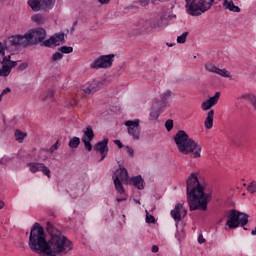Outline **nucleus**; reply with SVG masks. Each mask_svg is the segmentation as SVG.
<instances>
[{
    "instance_id": "obj_61",
    "label": "nucleus",
    "mask_w": 256,
    "mask_h": 256,
    "mask_svg": "<svg viewBox=\"0 0 256 256\" xmlns=\"http://www.w3.org/2000/svg\"><path fill=\"white\" fill-rule=\"evenodd\" d=\"M3 101V95L0 94V102Z\"/></svg>"
},
{
    "instance_id": "obj_46",
    "label": "nucleus",
    "mask_w": 256,
    "mask_h": 256,
    "mask_svg": "<svg viewBox=\"0 0 256 256\" xmlns=\"http://www.w3.org/2000/svg\"><path fill=\"white\" fill-rule=\"evenodd\" d=\"M28 67L29 64L27 62H23L17 67V71H25V69H27Z\"/></svg>"
},
{
    "instance_id": "obj_25",
    "label": "nucleus",
    "mask_w": 256,
    "mask_h": 256,
    "mask_svg": "<svg viewBox=\"0 0 256 256\" xmlns=\"http://www.w3.org/2000/svg\"><path fill=\"white\" fill-rule=\"evenodd\" d=\"M84 135L82 136V139H86L89 141H93L95 139V133L93 132V127L87 126L83 131Z\"/></svg>"
},
{
    "instance_id": "obj_59",
    "label": "nucleus",
    "mask_w": 256,
    "mask_h": 256,
    "mask_svg": "<svg viewBox=\"0 0 256 256\" xmlns=\"http://www.w3.org/2000/svg\"><path fill=\"white\" fill-rule=\"evenodd\" d=\"M175 45V43H167L168 47H173Z\"/></svg>"
},
{
    "instance_id": "obj_37",
    "label": "nucleus",
    "mask_w": 256,
    "mask_h": 256,
    "mask_svg": "<svg viewBox=\"0 0 256 256\" xmlns=\"http://www.w3.org/2000/svg\"><path fill=\"white\" fill-rule=\"evenodd\" d=\"M189 35V32H183L182 35L177 37V43H180L183 45V43H187V36Z\"/></svg>"
},
{
    "instance_id": "obj_54",
    "label": "nucleus",
    "mask_w": 256,
    "mask_h": 256,
    "mask_svg": "<svg viewBox=\"0 0 256 256\" xmlns=\"http://www.w3.org/2000/svg\"><path fill=\"white\" fill-rule=\"evenodd\" d=\"M152 253H159V246L153 245L152 246Z\"/></svg>"
},
{
    "instance_id": "obj_3",
    "label": "nucleus",
    "mask_w": 256,
    "mask_h": 256,
    "mask_svg": "<svg viewBox=\"0 0 256 256\" xmlns=\"http://www.w3.org/2000/svg\"><path fill=\"white\" fill-rule=\"evenodd\" d=\"M174 142L179 153H182V155H191L193 159H199L201 157V145L190 138L185 130H179L175 134Z\"/></svg>"
},
{
    "instance_id": "obj_53",
    "label": "nucleus",
    "mask_w": 256,
    "mask_h": 256,
    "mask_svg": "<svg viewBox=\"0 0 256 256\" xmlns=\"http://www.w3.org/2000/svg\"><path fill=\"white\" fill-rule=\"evenodd\" d=\"M7 93H11V88L7 87L1 92L2 95H7Z\"/></svg>"
},
{
    "instance_id": "obj_60",
    "label": "nucleus",
    "mask_w": 256,
    "mask_h": 256,
    "mask_svg": "<svg viewBox=\"0 0 256 256\" xmlns=\"http://www.w3.org/2000/svg\"><path fill=\"white\" fill-rule=\"evenodd\" d=\"M251 235H256V227L254 230H252Z\"/></svg>"
},
{
    "instance_id": "obj_52",
    "label": "nucleus",
    "mask_w": 256,
    "mask_h": 256,
    "mask_svg": "<svg viewBox=\"0 0 256 256\" xmlns=\"http://www.w3.org/2000/svg\"><path fill=\"white\" fill-rule=\"evenodd\" d=\"M140 5L146 7V5H149V0H140Z\"/></svg>"
},
{
    "instance_id": "obj_33",
    "label": "nucleus",
    "mask_w": 256,
    "mask_h": 256,
    "mask_svg": "<svg viewBox=\"0 0 256 256\" xmlns=\"http://www.w3.org/2000/svg\"><path fill=\"white\" fill-rule=\"evenodd\" d=\"M11 69L10 67L3 66L0 68V77H9L11 75Z\"/></svg>"
},
{
    "instance_id": "obj_16",
    "label": "nucleus",
    "mask_w": 256,
    "mask_h": 256,
    "mask_svg": "<svg viewBox=\"0 0 256 256\" xmlns=\"http://www.w3.org/2000/svg\"><path fill=\"white\" fill-rule=\"evenodd\" d=\"M221 97V92H216L214 96L210 97L201 104L202 111H209L211 107H215L216 103H219V98Z\"/></svg>"
},
{
    "instance_id": "obj_27",
    "label": "nucleus",
    "mask_w": 256,
    "mask_h": 256,
    "mask_svg": "<svg viewBox=\"0 0 256 256\" xmlns=\"http://www.w3.org/2000/svg\"><path fill=\"white\" fill-rule=\"evenodd\" d=\"M113 181L116 191H118L120 195H123V193H125V188L123 187V182L121 181V179H119V177L116 176V178H113Z\"/></svg>"
},
{
    "instance_id": "obj_29",
    "label": "nucleus",
    "mask_w": 256,
    "mask_h": 256,
    "mask_svg": "<svg viewBox=\"0 0 256 256\" xmlns=\"http://www.w3.org/2000/svg\"><path fill=\"white\" fill-rule=\"evenodd\" d=\"M79 145H81V138L74 136L72 138H70V141L68 143V146L70 147V149H77V147H79Z\"/></svg>"
},
{
    "instance_id": "obj_41",
    "label": "nucleus",
    "mask_w": 256,
    "mask_h": 256,
    "mask_svg": "<svg viewBox=\"0 0 256 256\" xmlns=\"http://www.w3.org/2000/svg\"><path fill=\"white\" fill-rule=\"evenodd\" d=\"M247 191H249V193L253 194L256 193V182L252 181L248 187H247Z\"/></svg>"
},
{
    "instance_id": "obj_8",
    "label": "nucleus",
    "mask_w": 256,
    "mask_h": 256,
    "mask_svg": "<svg viewBox=\"0 0 256 256\" xmlns=\"http://www.w3.org/2000/svg\"><path fill=\"white\" fill-rule=\"evenodd\" d=\"M27 40V45H37V43H45L47 31L43 28H35L24 34Z\"/></svg>"
},
{
    "instance_id": "obj_56",
    "label": "nucleus",
    "mask_w": 256,
    "mask_h": 256,
    "mask_svg": "<svg viewBox=\"0 0 256 256\" xmlns=\"http://www.w3.org/2000/svg\"><path fill=\"white\" fill-rule=\"evenodd\" d=\"M116 201L122 203V201H127V198H117Z\"/></svg>"
},
{
    "instance_id": "obj_17",
    "label": "nucleus",
    "mask_w": 256,
    "mask_h": 256,
    "mask_svg": "<svg viewBox=\"0 0 256 256\" xmlns=\"http://www.w3.org/2000/svg\"><path fill=\"white\" fill-rule=\"evenodd\" d=\"M184 211V215H187V210L183 208V204H176L175 208L171 210L170 214L175 221V226L179 227V221H181V212Z\"/></svg>"
},
{
    "instance_id": "obj_34",
    "label": "nucleus",
    "mask_w": 256,
    "mask_h": 256,
    "mask_svg": "<svg viewBox=\"0 0 256 256\" xmlns=\"http://www.w3.org/2000/svg\"><path fill=\"white\" fill-rule=\"evenodd\" d=\"M216 75H220V77H226V78L231 77V74L229 73V71H227V69H220V68H217Z\"/></svg>"
},
{
    "instance_id": "obj_47",
    "label": "nucleus",
    "mask_w": 256,
    "mask_h": 256,
    "mask_svg": "<svg viewBox=\"0 0 256 256\" xmlns=\"http://www.w3.org/2000/svg\"><path fill=\"white\" fill-rule=\"evenodd\" d=\"M57 149H59V140H57L56 143L50 147L49 153H55Z\"/></svg>"
},
{
    "instance_id": "obj_38",
    "label": "nucleus",
    "mask_w": 256,
    "mask_h": 256,
    "mask_svg": "<svg viewBox=\"0 0 256 256\" xmlns=\"http://www.w3.org/2000/svg\"><path fill=\"white\" fill-rule=\"evenodd\" d=\"M93 140H86L85 138H82V143H84V147L86 151H93V145L91 144Z\"/></svg>"
},
{
    "instance_id": "obj_23",
    "label": "nucleus",
    "mask_w": 256,
    "mask_h": 256,
    "mask_svg": "<svg viewBox=\"0 0 256 256\" xmlns=\"http://www.w3.org/2000/svg\"><path fill=\"white\" fill-rule=\"evenodd\" d=\"M215 116V110H210L207 113V117L204 121V126L206 129H213V117Z\"/></svg>"
},
{
    "instance_id": "obj_51",
    "label": "nucleus",
    "mask_w": 256,
    "mask_h": 256,
    "mask_svg": "<svg viewBox=\"0 0 256 256\" xmlns=\"http://www.w3.org/2000/svg\"><path fill=\"white\" fill-rule=\"evenodd\" d=\"M204 242H205V238L203 237V234H200L198 236V243H200V245H203Z\"/></svg>"
},
{
    "instance_id": "obj_20",
    "label": "nucleus",
    "mask_w": 256,
    "mask_h": 256,
    "mask_svg": "<svg viewBox=\"0 0 256 256\" xmlns=\"http://www.w3.org/2000/svg\"><path fill=\"white\" fill-rule=\"evenodd\" d=\"M116 177L121 181H127L129 179V172L123 167V165L119 164V169L113 173L112 179H116Z\"/></svg>"
},
{
    "instance_id": "obj_39",
    "label": "nucleus",
    "mask_w": 256,
    "mask_h": 256,
    "mask_svg": "<svg viewBox=\"0 0 256 256\" xmlns=\"http://www.w3.org/2000/svg\"><path fill=\"white\" fill-rule=\"evenodd\" d=\"M61 59H63V54L61 52H55L51 57L52 63H56V61H61Z\"/></svg>"
},
{
    "instance_id": "obj_57",
    "label": "nucleus",
    "mask_w": 256,
    "mask_h": 256,
    "mask_svg": "<svg viewBox=\"0 0 256 256\" xmlns=\"http://www.w3.org/2000/svg\"><path fill=\"white\" fill-rule=\"evenodd\" d=\"M5 207V202L3 200H0V209H3Z\"/></svg>"
},
{
    "instance_id": "obj_28",
    "label": "nucleus",
    "mask_w": 256,
    "mask_h": 256,
    "mask_svg": "<svg viewBox=\"0 0 256 256\" xmlns=\"http://www.w3.org/2000/svg\"><path fill=\"white\" fill-rule=\"evenodd\" d=\"M163 112L152 106L150 110V121H157Z\"/></svg>"
},
{
    "instance_id": "obj_30",
    "label": "nucleus",
    "mask_w": 256,
    "mask_h": 256,
    "mask_svg": "<svg viewBox=\"0 0 256 256\" xmlns=\"http://www.w3.org/2000/svg\"><path fill=\"white\" fill-rule=\"evenodd\" d=\"M28 5L32 11H41V0H28Z\"/></svg>"
},
{
    "instance_id": "obj_21",
    "label": "nucleus",
    "mask_w": 256,
    "mask_h": 256,
    "mask_svg": "<svg viewBox=\"0 0 256 256\" xmlns=\"http://www.w3.org/2000/svg\"><path fill=\"white\" fill-rule=\"evenodd\" d=\"M223 7L232 13H241V8L235 5L233 0H223Z\"/></svg>"
},
{
    "instance_id": "obj_7",
    "label": "nucleus",
    "mask_w": 256,
    "mask_h": 256,
    "mask_svg": "<svg viewBox=\"0 0 256 256\" xmlns=\"http://www.w3.org/2000/svg\"><path fill=\"white\" fill-rule=\"evenodd\" d=\"M27 36L24 35H12L4 41V47L6 51L10 53H15L19 51L22 47H27Z\"/></svg>"
},
{
    "instance_id": "obj_24",
    "label": "nucleus",
    "mask_w": 256,
    "mask_h": 256,
    "mask_svg": "<svg viewBox=\"0 0 256 256\" xmlns=\"http://www.w3.org/2000/svg\"><path fill=\"white\" fill-rule=\"evenodd\" d=\"M56 0H40L42 11H51L55 7Z\"/></svg>"
},
{
    "instance_id": "obj_48",
    "label": "nucleus",
    "mask_w": 256,
    "mask_h": 256,
    "mask_svg": "<svg viewBox=\"0 0 256 256\" xmlns=\"http://www.w3.org/2000/svg\"><path fill=\"white\" fill-rule=\"evenodd\" d=\"M54 95H55V92L53 90H49L45 98H43V101H45L46 99H53Z\"/></svg>"
},
{
    "instance_id": "obj_36",
    "label": "nucleus",
    "mask_w": 256,
    "mask_h": 256,
    "mask_svg": "<svg viewBox=\"0 0 256 256\" xmlns=\"http://www.w3.org/2000/svg\"><path fill=\"white\" fill-rule=\"evenodd\" d=\"M161 101H164V103H169V99H171V90H167L160 96Z\"/></svg>"
},
{
    "instance_id": "obj_5",
    "label": "nucleus",
    "mask_w": 256,
    "mask_h": 256,
    "mask_svg": "<svg viewBox=\"0 0 256 256\" xmlns=\"http://www.w3.org/2000/svg\"><path fill=\"white\" fill-rule=\"evenodd\" d=\"M215 0H186V11L192 17H199L209 11Z\"/></svg>"
},
{
    "instance_id": "obj_44",
    "label": "nucleus",
    "mask_w": 256,
    "mask_h": 256,
    "mask_svg": "<svg viewBox=\"0 0 256 256\" xmlns=\"http://www.w3.org/2000/svg\"><path fill=\"white\" fill-rule=\"evenodd\" d=\"M165 128L166 130L169 132L173 129V119H168L166 122H165Z\"/></svg>"
},
{
    "instance_id": "obj_26",
    "label": "nucleus",
    "mask_w": 256,
    "mask_h": 256,
    "mask_svg": "<svg viewBox=\"0 0 256 256\" xmlns=\"http://www.w3.org/2000/svg\"><path fill=\"white\" fill-rule=\"evenodd\" d=\"M167 105H169V102H164L163 100L155 99L153 101L152 107H154V109H158L163 113V109H165Z\"/></svg>"
},
{
    "instance_id": "obj_40",
    "label": "nucleus",
    "mask_w": 256,
    "mask_h": 256,
    "mask_svg": "<svg viewBox=\"0 0 256 256\" xmlns=\"http://www.w3.org/2000/svg\"><path fill=\"white\" fill-rule=\"evenodd\" d=\"M205 69L206 71H208L209 73H217V69L218 67L213 65V64H206L205 65Z\"/></svg>"
},
{
    "instance_id": "obj_11",
    "label": "nucleus",
    "mask_w": 256,
    "mask_h": 256,
    "mask_svg": "<svg viewBox=\"0 0 256 256\" xmlns=\"http://www.w3.org/2000/svg\"><path fill=\"white\" fill-rule=\"evenodd\" d=\"M27 167H29L32 173H39L40 171L43 175L48 177V179L51 178V169H49L45 163L29 162L27 163Z\"/></svg>"
},
{
    "instance_id": "obj_42",
    "label": "nucleus",
    "mask_w": 256,
    "mask_h": 256,
    "mask_svg": "<svg viewBox=\"0 0 256 256\" xmlns=\"http://www.w3.org/2000/svg\"><path fill=\"white\" fill-rule=\"evenodd\" d=\"M126 153L129 155V157H131V159H133V157H135V149H133V147L131 146H126Z\"/></svg>"
},
{
    "instance_id": "obj_58",
    "label": "nucleus",
    "mask_w": 256,
    "mask_h": 256,
    "mask_svg": "<svg viewBox=\"0 0 256 256\" xmlns=\"http://www.w3.org/2000/svg\"><path fill=\"white\" fill-rule=\"evenodd\" d=\"M133 201H135L138 205H141V201L140 200H137V199H133Z\"/></svg>"
},
{
    "instance_id": "obj_62",
    "label": "nucleus",
    "mask_w": 256,
    "mask_h": 256,
    "mask_svg": "<svg viewBox=\"0 0 256 256\" xmlns=\"http://www.w3.org/2000/svg\"><path fill=\"white\" fill-rule=\"evenodd\" d=\"M252 78H254L255 81H256V74H253V75H252Z\"/></svg>"
},
{
    "instance_id": "obj_31",
    "label": "nucleus",
    "mask_w": 256,
    "mask_h": 256,
    "mask_svg": "<svg viewBox=\"0 0 256 256\" xmlns=\"http://www.w3.org/2000/svg\"><path fill=\"white\" fill-rule=\"evenodd\" d=\"M31 20L34 23H37V25H43V23H45V18L41 14H35L31 17Z\"/></svg>"
},
{
    "instance_id": "obj_1",
    "label": "nucleus",
    "mask_w": 256,
    "mask_h": 256,
    "mask_svg": "<svg viewBox=\"0 0 256 256\" xmlns=\"http://www.w3.org/2000/svg\"><path fill=\"white\" fill-rule=\"evenodd\" d=\"M186 195L190 211H205L211 199L210 193H205V186L199 182L195 173H191L186 180Z\"/></svg>"
},
{
    "instance_id": "obj_14",
    "label": "nucleus",
    "mask_w": 256,
    "mask_h": 256,
    "mask_svg": "<svg viewBox=\"0 0 256 256\" xmlns=\"http://www.w3.org/2000/svg\"><path fill=\"white\" fill-rule=\"evenodd\" d=\"M61 41H65V33H57L44 41V47H57L61 45Z\"/></svg>"
},
{
    "instance_id": "obj_9",
    "label": "nucleus",
    "mask_w": 256,
    "mask_h": 256,
    "mask_svg": "<svg viewBox=\"0 0 256 256\" xmlns=\"http://www.w3.org/2000/svg\"><path fill=\"white\" fill-rule=\"evenodd\" d=\"M115 54L101 55L90 64L91 69H109L113 66Z\"/></svg>"
},
{
    "instance_id": "obj_10",
    "label": "nucleus",
    "mask_w": 256,
    "mask_h": 256,
    "mask_svg": "<svg viewBox=\"0 0 256 256\" xmlns=\"http://www.w3.org/2000/svg\"><path fill=\"white\" fill-rule=\"evenodd\" d=\"M140 120H127L124 125L127 127L128 135L134 139V141H139L141 139V125Z\"/></svg>"
},
{
    "instance_id": "obj_18",
    "label": "nucleus",
    "mask_w": 256,
    "mask_h": 256,
    "mask_svg": "<svg viewBox=\"0 0 256 256\" xmlns=\"http://www.w3.org/2000/svg\"><path fill=\"white\" fill-rule=\"evenodd\" d=\"M231 145L241 148L245 145V134L233 133L230 137Z\"/></svg>"
},
{
    "instance_id": "obj_32",
    "label": "nucleus",
    "mask_w": 256,
    "mask_h": 256,
    "mask_svg": "<svg viewBox=\"0 0 256 256\" xmlns=\"http://www.w3.org/2000/svg\"><path fill=\"white\" fill-rule=\"evenodd\" d=\"M15 137H16V141H18V143H23V140L25 139V137H27V133H23L21 130H15Z\"/></svg>"
},
{
    "instance_id": "obj_12",
    "label": "nucleus",
    "mask_w": 256,
    "mask_h": 256,
    "mask_svg": "<svg viewBox=\"0 0 256 256\" xmlns=\"http://www.w3.org/2000/svg\"><path fill=\"white\" fill-rule=\"evenodd\" d=\"M106 81L107 80L103 78L95 79L86 88H83L82 91H84L86 95L97 93V91L105 85Z\"/></svg>"
},
{
    "instance_id": "obj_22",
    "label": "nucleus",
    "mask_w": 256,
    "mask_h": 256,
    "mask_svg": "<svg viewBox=\"0 0 256 256\" xmlns=\"http://www.w3.org/2000/svg\"><path fill=\"white\" fill-rule=\"evenodd\" d=\"M4 67H9L10 69H13L17 67V61L11 60V55L3 56L2 61H0Z\"/></svg>"
},
{
    "instance_id": "obj_55",
    "label": "nucleus",
    "mask_w": 256,
    "mask_h": 256,
    "mask_svg": "<svg viewBox=\"0 0 256 256\" xmlns=\"http://www.w3.org/2000/svg\"><path fill=\"white\" fill-rule=\"evenodd\" d=\"M111 0H99V3H101V5H107V3H110Z\"/></svg>"
},
{
    "instance_id": "obj_4",
    "label": "nucleus",
    "mask_w": 256,
    "mask_h": 256,
    "mask_svg": "<svg viewBox=\"0 0 256 256\" xmlns=\"http://www.w3.org/2000/svg\"><path fill=\"white\" fill-rule=\"evenodd\" d=\"M47 235L45 234V228L39 223H35L30 230V236L28 241V247L34 253L45 256L47 249Z\"/></svg>"
},
{
    "instance_id": "obj_45",
    "label": "nucleus",
    "mask_w": 256,
    "mask_h": 256,
    "mask_svg": "<svg viewBox=\"0 0 256 256\" xmlns=\"http://www.w3.org/2000/svg\"><path fill=\"white\" fill-rule=\"evenodd\" d=\"M146 223H155V216L146 211Z\"/></svg>"
},
{
    "instance_id": "obj_2",
    "label": "nucleus",
    "mask_w": 256,
    "mask_h": 256,
    "mask_svg": "<svg viewBox=\"0 0 256 256\" xmlns=\"http://www.w3.org/2000/svg\"><path fill=\"white\" fill-rule=\"evenodd\" d=\"M46 231L50 235L47 241L44 256L67 255L69 251H73V242L63 235L61 230L57 229L51 222H46Z\"/></svg>"
},
{
    "instance_id": "obj_6",
    "label": "nucleus",
    "mask_w": 256,
    "mask_h": 256,
    "mask_svg": "<svg viewBox=\"0 0 256 256\" xmlns=\"http://www.w3.org/2000/svg\"><path fill=\"white\" fill-rule=\"evenodd\" d=\"M247 223H249V214L236 209L229 211L226 221V226L229 227V229H237V227H243L244 231H247V227H245Z\"/></svg>"
},
{
    "instance_id": "obj_35",
    "label": "nucleus",
    "mask_w": 256,
    "mask_h": 256,
    "mask_svg": "<svg viewBox=\"0 0 256 256\" xmlns=\"http://www.w3.org/2000/svg\"><path fill=\"white\" fill-rule=\"evenodd\" d=\"M58 51H60V53L63 54H69V53H73V47L71 46H62L60 48H58Z\"/></svg>"
},
{
    "instance_id": "obj_63",
    "label": "nucleus",
    "mask_w": 256,
    "mask_h": 256,
    "mask_svg": "<svg viewBox=\"0 0 256 256\" xmlns=\"http://www.w3.org/2000/svg\"><path fill=\"white\" fill-rule=\"evenodd\" d=\"M74 105H77V101L74 102Z\"/></svg>"
},
{
    "instance_id": "obj_43",
    "label": "nucleus",
    "mask_w": 256,
    "mask_h": 256,
    "mask_svg": "<svg viewBox=\"0 0 256 256\" xmlns=\"http://www.w3.org/2000/svg\"><path fill=\"white\" fill-rule=\"evenodd\" d=\"M13 159H15V155H12V156H4V157H2V159L0 160V163H2V164L9 163V161H13Z\"/></svg>"
},
{
    "instance_id": "obj_50",
    "label": "nucleus",
    "mask_w": 256,
    "mask_h": 256,
    "mask_svg": "<svg viewBox=\"0 0 256 256\" xmlns=\"http://www.w3.org/2000/svg\"><path fill=\"white\" fill-rule=\"evenodd\" d=\"M115 145H117L118 149H123L125 147L121 140H114Z\"/></svg>"
},
{
    "instance_id": "obj_49",
    "label": "nucleus",
    "mask_w": 256,
    "mask_h": 256,
    "mask_svg": "<svg viewBox=\"0 0 256 256\" xmlns=\"http://www.w3.org/2000/svg\"><path fill=\"white\" fill-rule=\"evenodd\" d=\"M5 44L0 42V55H2V57H5Z\"/></svg>"
},
{
    "instance_id": "obj_15",
    "label": "nucleus",
    "mask_w": 256,
    "mask_h": 256,
    "mask_svg": "<svg viewBox=\"0 0 256 256\" xmlns=\"http://www.w3.org/2000/svg\"><path fill=\"white\" fill-rule=\"evenodd\" d=\"M169 23V18L167 15L160 16L158 18H154L150 22V27L152 29H165Z\"/></svg>"
},
{
    "instance_id": "obj_19",
    "label": "nucleus",
    "mask_w": 256,
    "mask_h": 256,
    "mask_svg": "<svg viewBox=\"0 0 256 256\" xmlns=\"http://www.w3.org/2000/svg\"><path fill=\"white\" fill-rule=\"evenodd\" d=\"M130 184L139 191H143V189H145V179H143V176L141 175L132 176L130 178Z\"/></svg>"
},
{
    "instance_id": "obj_13",
    "label": "nucleus",
    "mask_w": 256,
    "mask_h": 256,
    "mask_svg": "<svg viewBox=\"0 0 256 256\" xmlns=\"http://www.w3.org/2000/svg\"><path fill=\"white\" fill-rule=\"evenodd\" d=\"M94 151L100 152L101 159L100 162L107 157V154L109 153V138H104L102 141H99L94 146Z\"/></svg>"
}]
</instances>
